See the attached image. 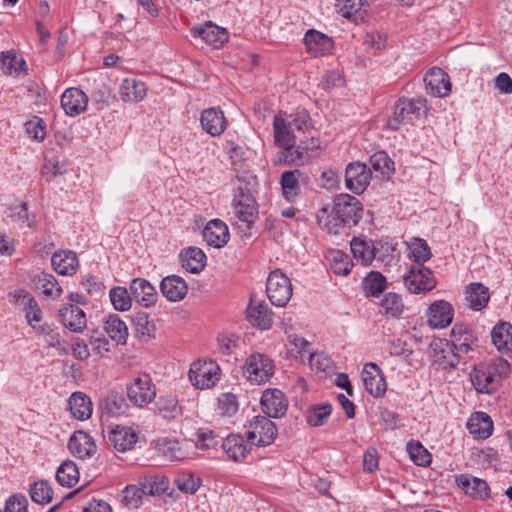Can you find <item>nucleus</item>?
I'll use <instances>...</instances> for the list:
<instances>
[{"mask_svg": "<svg viewBox=\"0 0 512 512\" xmlns=\"http://www.w3.org/2000/svg\"><path fill=\"white\" fill-rule=\"evenodd\" d=\"M103 413L109 416H119L126 412L128 405L123 394L111 392L100 404Z\"/></svg>", "mask_w": 512, "mask_h": 512, "instance_id": "46", "label": "nucleus"}, {"mask_svg": "<svg viewBox=\"0 0 512 512\" xmlns=\"http://www.w3.org/2000/svg\"><path fill=\"white\" fill-rule=\"evenodd\" d=\"M33 281L36 287L42 290L44 295L51 297L52 299L60 297L62 288L52 274L42 272L36 275Z\"/></svg>", "mask_w": 512, "mask_h": 512, "instance_id": "47", "label": "nucleus"}, {"mask_svg": "<svg viewBox=\"0 0 512 512\" xmlns=\"http://www.w3.org/2000/svg\"><path fill=\"white\" fill-rule=\"evenodd\" d=\"M289 127L293 129V131H307L312 127L311 119L309 113L302 109L297 110L296 112L290 114L287 118Z\"/></svg>", "mask_w": 512, "mask_h": 512, "instance_id": "62", "label": "nucleus"}, {"mask_svg": "<svg viewBox=\"0 0 512 512\" xmlns=\"http://www.w3.org/2000/svg\"><path fill=\"white\" fill-rule=\"evenodd\" d=\"M188 377L196 388L209 389L219 381L220 368L212 360H198L191 364Z\"/></svg>", "mask_w": 512, "mask_h": 512, "instance_id": "6", "label": "nucleus"}, {"mask_svg": "<svg viewBox=\"0 0 512 512\" xmlns=\"http://www.w3.org/2000/svg\"><path fill=\"white\" fill-rule=\"evenodd\" d=\"M202 235L207 244L215 248L225 246L230 238L228 226L220 219L210 220L204 227Z\"/></svg>", "mask_w": 512, "mask_h": 512, "instance_id": "24", "label": "nucleus"}, {"mask_svg": "<svg viewBox=\"0 0 512 512\" xmlns=\"http://www.w3.org/2000/svg\"><path fill=\"white\" fill-rule=\"evenodd\" d=\"M364 213L363 205L359 199L347 193L335 196L333 206L321 207L316 219L319 227L331 235L345 233L347 228L356 226L362 219Z\"/></svg>", "mask_w": 512, "mask_h": 512, "instance_id": "1", "label": "nucleus"}, {"mask_svg": "<svg viewBox=\"0 0 512 512\" xmlns=\"http://www.w3.org/2000/svg\"><path fill=\"white\" fill-rule=\"evenodd\" d=\"M425 108L423 99L400 98L394 105L393 115L387 120V127L392 131H397L400 127L410 120L411 115L419 117Z\"/></svg>", "mask_w": 512, "mask_h": 512, "instance_id": "8", "label": "nucleus"}, {"mask_svg": "<svg viewBox=\"0 0 512 512\" xmlns=\"http://www.w3.org/2000/svg\"><path fill=\"white\" fill-rule=\"evenodd\" d=\"M88 97L79 88H68L61 96V107L68 116L75 117L87 109Z\"/></svg>", "mask_w": 512, "mask_h": 512, "instance_id": "20", "label": "nucleus"}, {"mask_svg": "<svg viewBox=\"0 0 512 512\" xmlns=\"http://www.w3.org/2000/svg\"><path fill=\"white\" fill-rule=\"evenodd\" d=\"M8 217L21 227L36 228V215L28 211L27 203L21 202L9 208Z\"/></svg>", "mask_w": 512, "mask_h": 512, "instance_id": "48", "label": "nucleus"}, {"mask_svg": "<svg viewBox=\"0 0 512 512\" xmlns=\"http://www.w3.org/2000/svg\"><path fill=\"white\" fill-rule=\"evenodd\" d=\"M510 371L509 362L503 358H497L489 363L476 365L470 373V379L477 392L492 394L498 390Z\"/></svg>", "mask_w": 512, "mask_h": 512, "instance_id": "2", "label": "nucleus"}, {"mask_svg": "<svg viewBox=\"0 0 512 512\" xmlns=\"http://www.w3.org/2000/svg\"><path fill=\"white\" fill-rule=\"evenodd\" d=\"M32 329L44 336L45 342L48 346L56 348L60 355H65L69 353L68 345L66 341H64L59 332L53 328H51L48 324L43 325H32Z\"/></svg>", "mask_w": 512, "mask_h": 512, "instance_id": "41", "label": "nucleus"}, {"mask_svg": "<svg viewBox=\"0 0 512 512\" xmlns=\"http://www.w3.org/2000/svg\"><path fill=\"white\" fill-rule=\"evenodd\" d=\"M119 95L124 102L138 103L146 97L147 86L136 78H125L120 84Z\"/></svg>", "mask_w": 512, "mask_h": 512, "instance_id": "31", "label": "nucleus"}, {"mask_svg": "<svg viewBox=\"0 0 512 512\" xmlns=\"http://www.w3.org/2000/svg\"><path fill=\"white\" fill-rule=\"evenodd\" d=\"M389 353L394 357H401L409 366L420 365V360L415 358V352L408 343L401 338H392L388 342Z\"/></svg>", "mask_w": 512, "mask_h": 512, "instance_id": "42", "label": "nucleus"}, {"mask_svg": "<svg viewBox=\"0 0 512 512\" xmlns=\"http://www.w3.org/2000/svg\"><path fill=\"white\" fill-rule=\"evenodd\" d=\"M156 410L167 420L175 419L182 414V407L179 405L178 399L172 395L160 396L156 401Z\"/></svg>", "mask_w": 512, "mask_h": 512, "instance_id": "45", "label": "nucleus"}, {"mask_svg": "<svg viewBox=\"0 0 512 512\" xmlns=\"http://www.w3.org/2000/svg\"><path fill=\"white\" fill-rule=\"evenodd\" d=\"M512 325L505 321H499L491 331V339L494 346L501 353L512 351Z\"/></svg>", "mask_w": 512, "mask_h": 512, "instance_id": "37", "label": "nucleus"}, {"mask_svg": "<svg viewBox=\"0 0 512 512\" xmlns=\"http://www.w3.org/2000/svg\"><path fill=\"white\" fill-rule=\"evenodd\" d=\"M232 206L236 219L245 225L246 230H250L258 217V205L250 188L238 186Z\"/></svg>", "mask_w": 512, "mask_h": 512, "instance_id": "3", "label": "nucleus"}, {"mask_svg": "<svg viewBox=\"0 0 512 512\" xmlns=\"http://www.w3.org/2000/svg\"><path fill=\"white\" fill-rule=\"evenodd\" d=\"M266 293L273 305L286 306L292 296L290 279L280 269L271 271L267 277Z\"/></svg>", "mask_w": 512, "mask_h": 512, "instance_id": "5", "label": "nucleus"}, {"mask_svg": "<svg viewBox=\"0 0 512 512\" xmlns=\"http://www.w3.org/2000/svg\"><path fill=\"white\" fill-rule=\"evenodd\" d=\"M222 449L233 461H241L250 452V443L239 434H231L221 442Z\"/></svg>", "mask_w": 512, "mask_h": 512, "instance_id": "33", "label": "nucleus"}, {"mask_svg": "<svg viewBox=\"0 0 512 512\" xmlns=\"http://www.w3.org/2000/svg\"><path fill=\"white\" fill-rule=\"evenodd\" d=\"M61 323L74 333H81L87 326L85 312L76 305L66 304L59 310Z\"/></svg>", "mask_w": 512, "mask_h": 512, "instance_id": "26", "label": "nucleus"}, {"mask_svg": "<svg viewBox=\"0 0 512 512\" xmlns=\"http://www.w3.org/2000/svg\"><path fill=\"white\" fill-rule=\"evenodd\" d=\"M427 316V323L431 328L443 329L452 323L454 308L445 300H436L430 304Z\"/></svg>", "mask_w": 512, "mask_h": 512, "instance_id": "15", "label": "nucleus"}, {"mask_svg": "<svg viewBox=\"0 0 512 512\" xmlns=\"http://www.w3.org/2000/svg\"><path fill=\"white\" fill-rule=\"evenodd\" d=\"M158 451L170 461H181L189 457V453L176 439H162L157 443Z\"/></svg>", "mask_w": 512, "mask_h": 512, "instance_id": "43", "label": "nucleus"}, {"mask_svg": "<svg viewBox=\"0 0 512 512\" xmlns=\"http://www.w3.org/2000/svg\"><path fill=\"white\" fill-rule=\"evenodd\" d=\"M160 291L167 300L178 302L186 296L188 285L180 276L168 275L161 280Z\"/></svg>", "mask_w": 512, "mask_h": 512, "instance_id": "30", "label": "nucleus"}, {"mask_svg": "<svg viewBox=\"0 0 512 512\" xmlns=\"http://www.w3.org/2000/svg\"><path fill=\"white\" fill-rule=\"evenodd\" d=\"M332 405L323 403L311 406L306 412V421L313 427H319L327 422L331 415Z\"/></svg>", "mask_w": 512, "mask_h": 512, "instance_id": "55", "label": "nucleus"}, {"mask_svg": "<svg viewBox=\"0 0 512 512\" xmlns=\"http://www.w3.org/2000/svg\"><path fill=\"white\" fill-rule=\"evenodd\" d=\"M489 299V288L480 282L471 283L466 288L468 306L474 311H480L485 308Z\"/></svg>", "mask_w": 512, "mask_h": 512, "instance_id": "39", "label": "nucleus"}, {"mask_svg": "<svg viewBox=\"0 0 512 512\" xmlns=\"http://www.w3.org/2000/svg\"><path fill=\"white\" fill-rule=\"evenodd\" d=\"M452 347L463 357L464 363L473 358V353L478 348V338L475 331L467 324L455 323L450 331Z\"/></svg>", "mask_w": 512, "mask_h": 512, "instance_id": "4", "label": "nucleus"}, {"mask_svg": "<svg viewBox=\"0 0 512 512\" xmlns=\"http://www.w3.org/2000/svg\"><path fill=\"white\" fill-rule=\"evenodd\" d=\"M56 480L64 487H73L79 480V470L71 460L64 461L56 471Z\"/></svg>", "mask_w": 512, "mask_h": 512, "instance_id": "50", "label": "nucleus"}, {"mask_svg": "<svg viewBox=\"0 0 512 512\" xmlns=\"http://www.w3.org/2000/svg\"><path fill=\"white\" fill-rule=\"evenodd\" d=\"M372 168L382 175H389L394 171V162L385 151H377L370 157Z\"/></svg>", "mask_w": 512, "mask_h": 512, "instance_id": "61", "label": "nucleus"}, {"mask_svg": "<svg viewBox=\"0 0 512 512\" xmlns=\"http://www.w3.org/2000/svg\"><path fill=\"white\" fill-rule=\"evenodd\" d=\"M109 298L114 309L117 311H128L132 306L133 297L125 287L115 286L109 291Z\"/></svg>", "mask_w": 512, "mask_h": 512, "instance_id": "54", "label": "nucleus"}, {"mask_svg": "<svg viewBox=\"0 0 512 512\" xmlns=\"http://www.w3.org/2000/svg\"><path fill=\"white\" fill-rule=\"evenodd\" d=\"M263 412L269 418H280L287 411V400L279 389H266L260 400Z\"/></svg>", "mask_w": 512, "mask_h": 512, "instance_id": "17", "label": "nucleus"}, {"mask_svg": "<svg viewBox=\"0 0 512 512\" xmlns=\"http://www.w3.org/2000/svg\"><path fill=\"white\" fill-rule=\"evenodd\" d=\"M309 149L310 148L308 146H304L302 144L298 145L296 148H283V150L278 154L279 162L287 165L295 163L303 159Z\"/></svg>", "mask_w": 512, "mask_h": 512, "instance_id": "64", "label": "nucleus"}, {"mask_svg": "<svg viewBox=\"0 0 512 512\" xmlns=\"http://www.w3.org/2000/svg\"><path fill=\"white\" fill-rule=\"evenodd\" d=\"M362 288L366 296L378 297L386 290L387 280L380 272L371 271L364 277Z\"/></svg>", "mask_w": 512, "mask_h": 512, "instance_id": "44", "label": "nucleus"}, {"mask_svg": "<svg viewBox=\"0 0 512 512\" xmlns=\"http://www.w3.org/2000/svg\"><path fill=\"white\" fill-rule=\"evenodd\" d=\"M350 247L354 258L364 264H370L377 257L380 249H385L387 253L395 251V248L388 243L379 242L375 245L371 240L360 237H354L350 242Z\"/></svg>", "mask_w": 512, "mask_h": 512, "instance_id": "14", "label": "nucleus"}, {"mask_svg": "<svg viewBox=\"0 0 512 512\" xmlns=\"http://www.w3.org/2000/svg\"><path fill=\"white\" fill-rule=\"evenodd\" d=\"M180 259L182 267L190 273L201 272L206 265V255L198 247H188L181 251Z\"/></svg>", "mask_w": 512, "mask_h": 512, "instance_id": "38", "label": "nucleus"}, {"mask_svg": "<svg viewBox=\"0 0 512 512\" xmlns=\"http://www.w3.org/2000/svg\"><path fill=\"white\" fill-rule=\"evenodd\" d=\"M467 429L477 439L488 438L493 431V421L485 412H475L467 422Z\"/></svg>", "mask_w": 512, "mask_h": 512, "instance_id": "36", "label": "nucleus"}, {"mask_svg": "<svg viewBox=\"0 0 512 512\" xmlns=\"http://www.w3.org/2000/svg\"><path fill=\"white\" fill-rule=\"evenodd\" d=\"M69 451L79 459L90 458L96 453L93 438L83 431H76L69 439Z\"/></svg>", "mask_w": 512, "mask_h": 512, "instance_id": "28", "label": "nucleus"}, {"mask_svg": "<svg viewBox=\"0 0 512 512\" xmlns=\"http://www.w3.org/2000/svg\"><path fill=\"white\" fill-rule=\"evenodd\" d=\"M371 170L365 163L356 161L349 163L345 170V185L355 194L363 193L371 180Z\"/></svg>", "mask_w": 512, "mask_h": 512, "instance_id": "13", "label": "nucleus"}, {"mask_svg": "<svg viewBox=\"0 0 512 512\" xmlns=\"http://www.w3.org/2000/svg\"><path fill=\"white\" fill-rule=\"evenodd\" d=\"M243 372L251 382L265 383L274 374L273 360L265 354H251L245 361Z\"/></svg>", "mask_w": 512, "mask_h": 512, "instance_id": "9", "label": "nucleus"}, {"mask_svg": "<svg viewBox=\"0 0 512 512\" xmlns=\"http://www.w3.org/2000/svg\"><path fill=\"white\" fill-rule=\"evenodd\" d=\"M247 319L254 327L268 330L272 326V311L265 302L250 303L247 308Z\"/></svg>", "mask_w": 512, "mask_h": 512, "instance_id": "34", "label": "nucleus"}, {"mask_svg": "<svg viewBox=\"0 0 512 512\" xmlns=\"http://www.w3.org/2000/svg\"><path fill=\"white\" fill-rule=\"evenodd\" d=\"M429 352L435 364L443 370L455 369L464 359L447 339L435 338L429 345Z\"/></svg>", "mask_w": 512, "mask_h": 512, "instance_id": "10", "label": "nucleus"}, {"mask_svg": "<svg viewBox=\"0 0 512 512\" xmlns=\"http://www.w3.org/2000/svg\"><path fill=\"white\" fill-rule=\"evenodd\" d=\"M105 331L109 337L119 344L126 343L128 328L124 321L117 315H110L105 322Z\"/></svg>", "mask_w": 512, "mask_h": 512, "instance_id": "49", "label": "nucleus"}, {"mask_svg": "<svg viewBox=\"0 0 512 512\" xmlns=\"http://www.w3.org/2000/svg\"><path fill=\"white\" fill-rule=\"evenodd\" d=\"M133 325L137 334L141 336L152 337L155 333L156 327L149 315L146 312H136L132 318Z\"/></svg>", "mask_w": 512, "mask_h": 512, "instance_id": "59", "label": "nucleus"}, {"mask_svg": "<svg viewBox=\"0 0 512 512\" xmlns=\"http://www.w3.org/2000/svg\"><path fill=\"white\" fill-rule=\"evenodd\" d=\"M306 49L313 57L329 54L333 48V41L326 34L315 29H309L304 35Z\"/></svg>", "mask_w": 512, "mask_h": 512, "instance_id": "23", "label": "nucleus"}, {"mask_svg": "<svg viewBox=\"0 0 512 512\" xmlns=\"http://www.w3.org/2000/svg\"><path fill=\"white\" fill-rule=\"evenodd\" d=\"M330 269L337 275H347L353 267L350 257L340 250H332L327 256Z\"/></svg>", "mask_w": 512, "mask_h": 512, "instance_id": "52", "label": "nucleus"}, {"mask_svg": "<svg viewBox=\"0 0 512 512\" xmlns=\"http://www.w3.org/2000/svg\"><path fill=\"white\" fill-rule=\"evenodd\" d=\"M278 435L275 423L266 416H255L248 425L247 439L251 445L267 446L274 442Z\"/></svg>", "mask_w": 512, "mask_h": 512, "instance_id": "7", "label": "nucleus"}, {"mask_svg": "<svg viewBox=\"0 0 512 512\" xmlns=\"http://www.w3.org/2000/svg\"><path fill=\"white\" fill-rule=\"evenodd\" d=\"M71 414L78 420H86L92 415L91 399L82 392H74L69 398Z\"/></svg>", "mask_w": 512, "mask_h": 512, "instance_id": "40", "label": "nucleus"}, {"mask_svg": "<svg viewBox=\"0 0 512 512\" xmlns=\"http://www.w3.org/2000/svg\"><path fill=\"white\" fill-rule=\"evenodd\" d=\"M108 439L115 450L126 452L135 446L138 435L131 427L117 425L109 431Z\"/></svg>", "mask_w": 512, "mask_h": 512, "instance_id": "25", "label": "nucleus"}, {"mask_svg": "<svg viewBox=\"0 0 512 512\" xmlns=\"http://www.w3.org/2000/svg\"><path fill=\"white\" fill-rule=\"evenodd\" d=\"M202 129L209 135L220 136L226 129V119L221 109L211 107L204 109L200 116Z\"/></svg>", "mask_w": 512, "mask_h": 512, "instance_id": "27", "label": "nucleus"}, {"mask_svg": "<svg viewBox=\"0 0 512 512\" xmlns=\"http://www.w3.org/2000/svg\"><path fill=\"white\" fill-rule=\"evenodd\" d=\"M133 299L142 307L149 308L157 301L155 287L144 278H134L129 285Z\"/></svg>", "mask_w": 512, "mask_h": 512, "instance_id": "21", "label": "nucleus"}, {"mask_svg": "<svg viewBox=\"0 0 512 512\" xmlns=\"http://www.w3.org/2000/svg\"><path fill=\"white\" fill-rule=\"evenodd\" d=\"M275 144L283 148H294L296 136L285 118L281 115H275L273 120Z\"/></svg>", "mask_w": 512, "mask_h": 512, "instance_id": "35", "label": "nucleus"}, {"mask_svg": "<svg viewBox=\"0 0 512 512\" xmlns=\"http://www.w3.org/2000/svg\"><path fill=\"white\" fill-rule=\"evenodd\" d=\"M366 391L373 397H382L387 389L385 377L375 363H367L361 373Z\"/></svg>", "mask_w": 512, "mask_h": 512, "instance_id": "16", "label": "nucleus"}, {"mask_svg": "<svg viewBox=\"0 0 512 512\" xmlns=\"http://www.w3.org/2000/svg\"><path fill=\"white\" fill-rule=\"evenodd\" d=\"M191 35L194 38H201L205 43L214 48H219L228 39L227 31L211 21L193 27L191 29Z\"/></svg>", "mask_w": 512, "mask_h": 512, "instance_id": "22", "label": "nucleus"}, {"mask_svg": "<svg viewBox=\"0 0 512 512\" xmlns=\"http://www.w3.org/2000/svg\"><path fill=\"white\" fill-rule=\"evenodd\" d=\"M51 264L58 274L65 276L74 275L79 267L76 253L70 250L55 252L51 258Z\"/></svg>", "mask_w": 512, "mask_h": 512, "instance_id": "32", "label": "nucleus"}, {"mask_svg": "<svg viewBox=\"0 0 512 512\" xmlns=\"http://www.w3.org/2000/svg\"><path fill=\"white\" fill-rule=\"evenodd\" d=\"M29 494L32 501L40 505L49 504L53 499V489L46 480H38L32 483Z\"/></svg>", "mask_w": 512, "mask_h": 512, "instance_id": "51", "label": "nucleus"}, {"mask_svg": "<svg viewBox=\"0 0 512 512\" xmlns=\"http://www.w3.org/2000/svg\"><path fill=\"white\" fill-rule=\"evenodd\" d=\"M409 248V257L413 260V262H415L414 266L423 265V263L428 261L432 256L427 242L423 239L416 238L411 243Z\"/></svg>", "mask_w": 512, "mask_h": 512, "instance_id": "57", "label": "nucleus"}, {"mask_svg": "<svg viewBox=\"0 0 512 512\" xmlns=\"http://www.w3.org/2000/svg\"><path fill=\"white\" fill-rule=\"evenodd\" d=\"M2 70L5 74L18 76L24 71L26 62L19 57L14 51H6L1 53Z\"/></svg>", "mask_w": 512, "mask_h": 512, "instance_id": "53", "label": "nucleus"}, {"mask_svg": "<svg viewBox=\"0 0 512 512\" xmlns=\"http://www.w3.org/2000/svg\"><path fill=\"white\" fill-rule=\"evenodd\" d=\"M366 0H337L336 10L346 19H355L356 15L361 11Z\"/></svg>", "mask_w": 512, "mask_h": 512, "instance_id": "60", "label": "nucleus"}, {"mask_svg": "<svg viewBox=\"0 0 512 512\" xmlns=\"http://www.w3.org/2000/svg\"><path fill=\"white\" fill-rule=\"evenodd\" d=\"M308 181V176L299 169L284 171L280 178L283 197L293 202L301 193V184Z\"/></svg>", "mask_w": 512, "mask_h": 512, "instance_id": "18", "label": "nucleus"}, {"mask_svg": "<svg viewBox=\"0 0 512 512\" xmlns=\"http://www.w3.org/2000/svg\"><path fill=\"white\" fill-rule=\"evenodd\" d=\"M426 90L433 96L443 98L451 92L449 76L439 67L431 68L424 77Z\"/></svg>", "mask_w": 512, "mask_h": 512, "instance_id": "19", "label": "nucleus"}, {"mask_svg": "<svg viewBox=\"0 0 512 512\" xmlns=\"http://www.w3.org/2000/svg\"><path fill=\"white\" fill-rule=\"evenodd\" d=\"M408 452L413 462L418 466H428L431 463V454L419 442L409 443Z\"/></svg>", "mask_w": 512, "mask_h": 512, "instance_id": "63", "label": "nucleus"}, {"mask_svg": "<svg viewBox=\"0 0 512 512\" xmlns=\"http://www.w3.org/2000/svg\"><path fill=\"white\" fill-rule=\"evenodd\" d=\"M456 483L466 495L476 500H485L489 497L490 488L483 479L462 474L456 478Z\"/></svg>", "mask_w": 512, "mask_h": 512, "instance_id": "29", "label": "nucleus"}, {"mask_svg": "<svg viewBox=\"0 0 512 512\" xmlns=\"http://www.w3.org/2000/svg\"><path fill=\"white\" fill-rule=\"evenodd\" d=\"M176 487L184 493L194 494L201 485V480L190 472L179 473L175 477Z\"/></svg>", "mask_w": 512, "mask_h": 512, "instance_id": "58", "label": "nucleus"}, {"mask_svg": "<svg viewBox=\"0 0 512 512\" xmlns=\"http://www.w3.org/2000/svg\"><path fill=\"white\" fill-rule=\"evenodd\" d=\"M384 314L390 317H400L404 311V303L401 295L393 292L387 293L380 303Z\"/></svg>", "mask_w": 512, "mask_h": 512, "instance_id": "56", "label": "nucleus"}, {"mask_svg": "<svg viewBox=\"0 0 512 512\" xmlns=\"http://www.w3.org/2000/svg\"><path fill=\"white\" fill-rule=\"evenodd\" d=\"M404 284L410 293L419 294L431 291L436 286V280L432 270L419 265L409 269L408 274L404 276Z\"/></svg>", "mask_w": 512, "mask_h": 512, "instance_id": "12", "label": "nucleus"}, {"mask_svg": "<svg viewBox=\"0 0 512 512\" xmlns=\"http://www.w3.org/2000/svg\"><path fill=\"white\" fill-rule=\"evenodd\" d=\"M129 400L138 407H144L156 397V388L148 374L136 377L127 385Z\"/></svg>", "mask_w": 512, "mask_h": 512, "instance_id": "11", "label": "nucleus"}]
</instances>
